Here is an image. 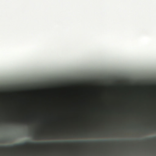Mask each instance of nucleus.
Wrapping results in <instances>:
<instances>
[{"label":"nucleus","instance_id":"obj_1","mask_svg":"<svg viewBox=\"0 0 156 156\" xmlns=\"http://www.w3.org/2000/svg\"><path fill=\"white\" fill-rule=\"evenodd\" d=\"M28 144H29L28 143H25L20 144L18 145H19V146H20L24 147V146H25L27 145Z\"/></svg>","mask_w":156,"mask_h":156},{"label":"nucleus","instance_id":"obj_3","mask_svg":"<svg viewBox=\"0 0 156 156\" xmlns=\"http://www.w3.org/2000/svg\"><path fill=\"white\" fill-rule=\"evenodd\" d=\"M37 138L38 139L40 138V136H37Z\"/></svg>","mask_w":156,"mask_h":156},{"label":"nucleus","instance_id":"obj_2","mask_svg":"<svg viewBox=\"0 0 156 156\" xmlns=\"http://www.w3.org/2000/svg\"><path fill=\"white\" fill-rule=\"evenodd\" d=\"M18 122L20 123V124H23V123H25V122H24L23 121Z\"/></svg>","mask_w":156,"mask_h":156}]
</instances>
